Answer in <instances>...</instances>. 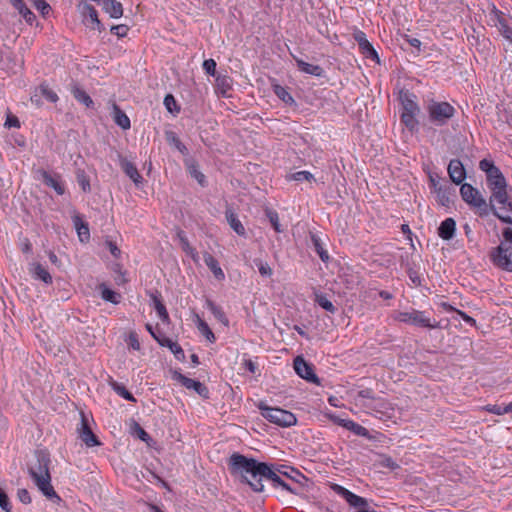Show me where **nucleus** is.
Wrapping results in <instances>:
<instances>
[{
    "mask_svg": "<svg viewBox=\"0 0 512 512\" xmlns=\"http://www.w3.org/2000/svg\"><path fill=\"white\" fill-rule=\"evenodd\" d=\"M395 320L425 328H437L438 323L426 316L425 312L412 309L411 311H400L394 316Z\"/></svg>",
    "mask_w": 512,
    "mask_h": 512,
    "instance_id": "nucleus-8",
    "label": "nucleus"
},
{
    "mask_svg": "<svg viewBox=\"0 0 512 512\" xmlns=\"http://www.w3.org/2000/svg\"><path fill=\"white\" fill-rule=\"evenodd\" d=\"M417 113H409V112H403L402 113V121L405 123L408 127H413L415 125V115Z\"/></svg>",
    "mask_w": 512,
    "mask_h": 512,
    "instance_id": "nucleus-49",
    "label": "nucleus"
},
{
    "mask_svg": "<svg viewBox=\"0 0 512 512\" xmlns=\"http://www.w3.org/2000/svg\"><path fill=\"white\" fill-rule=\"evenodd\" d=\"M72 93H73V96L75 97V99L82 103L83 105H85L86 107H90L92 106L93 104V101L92 99L90 98V96L85 92L83 91L82 89L78 88V87H75L73 88L72 90Z\"/></svg>",
    "mask_w": 512,
    "mask_h": 512,
    "instance_id": "nucleus-34",
    "label": "nucleus"
},
{
    "mask_svg": "<svg viewBox=\"0 0 512 512\" xmlns=\"http://www.w3.org/2000/svg\"><path fill=\"white\" fill-rule=\"evenodd\" d=\"M257 406L261 411V415L275 425L281 427H290L297 423L296 416L288 410L269 407L263 402H260Z\"/></svg>",
    "mask_w": 512,
    "mask_h": 512,
    "instance_id": "nucleus-6",
    "label": "nucleus"
},
{
    "mask_svg": "<svg viewBox=\"0 0 512 512\" xmlns=\"http://www.w3.org/2000/svg\"><path fill=\"white\" fill-rule=\"evenodd\" d=\"M512 190L492 193L489 199L494 214L503 222L512 224Z\"/></svg>",
    "mask_w": 512,
    "mask_h": 512,
    "instance_id": "nucleus-5",
    "label": "nucleus"
},
{
    "mask_svg": "<svg viewBox=\"0 0 512 512\" xmlns=\"http://www.w3.org/2000/svg\"><path fill=\"white\" fill-rule=\"evenodd\" d=\"M355 405L364 409L367 413L374 414L380 418H392L394 407L391 403L381 397H374L371 390H361L354 398Z\"/></svg>",
    "mask_w": 512,
    "mask_h": 512,
    "instance_id": "nucleus-2",
    "label": "nucleus"
},
{
    "mask_svg": "<svg viewBox=\"0 0 512 512\" xmlns=\"http://www.w3.org/2000/svg\"><path fill=\"white\" fill-rule=\"evenodd\" d=\"M353 36H354L355 41L358 43L359 47L363 46L366 42H368V39H367L365 33L362 31H359V30L356 31Z\"/></svg>",
    "mask_w": 512,
    "mask_h": 512,
    "instance_id": "nucleus-53",
    "label": "nucleus"
},
{
    "mask_svg": "<svg viewBox=\"0 0 512 512\" xmlns=\"http://www.w3.org/2000/svg\"><path fill=\"white\" fill-rule=\"evenodd\" d=\"M399 99L403 107V112L418 113L419 107L415 101V96L408 92L400 91Z\"/></svg>",
    "mask_w": 512,
    "mask_h": 512,
    "instance_id": "nucleus-17",
    "label": "nucleus"
},
{
    "mask_svg": "<svg viewBox=\"0 0 512 512\" xmlns=\"http://www.w3.org/2000/svg\"><path fill=\"white\" fill-rule=\"evenodd\" d=\"M78 9L80 13L84 16L86 24L89 26L91 24V28L100 30L101 22L98 19L97 11L93 6L86 2H81L78 5Z\"/></svg>",
    "mask_w": 512,
    "mask_h": 512,
    "instance_id": "nucleus-13",
    "label": "nucleus"
},
{
    "mask_svg": "<svg viewBox=\"0 0 512 512\" xmlns=\"http://www.w3.org/2000/svg\"><path fill=\"white\" fill-rule=\"evenodd\" d=\"M334 491L353 507H362L366 505V500L364 498L357 496L342 486L335 485Z\"/></svg>",
    "mask_w": 512,
    "mask_h": 512,
    "instance_id": "nucleus-14",
    "label": "nucleus"
},
{
    "mask_svg": "<svg viewBox=\"0 0 512 512\" xmlns=\"http://www.w3.org/2000/svg\"><path fill=\"white\" fill-rule=\"evenodd\" d=\"M484 409L490 413L496 414V415H503L509 413L508 410V404L506 406H500V405H487L484 407Z\"/></svg>",
    "mask_w": 512,
    "mask_h": 512,
    "instance_id": "nucleus-39",
    "label": "nucleus"
},
{
    "mask_svg": "<svg viewBox=\"0 0 512 512\" xmlns=\"http://www.w3.org/2000/svg\"><path fill=\"white\" fill-rule=\"evenodd\" d=\"M189 171L192 177L195 178L199 184H204L205 177L200 171H198V169L195 166H191L189 168Z\"/></svg>",
    "mask_w": 512,
    "mask_h": 512,
    "instance_id": "nucleus-52",
    "label": "nucleus"
},
{
    "mask_svg": "<svg viewBox=\"0 0 512 512\" xmlns=\"http://www.w3.org/2000/svg\"><path fill=\"white\" fill-rule=\"evenodd\" d=\"M288 180L296 181V182L307 181V182L312 183L315 181V178H314V175L312 173H310L309 171H298V172L290 174L288 176Z\"/></svg>",
    "mask_w": 512,
    "mask_h": 512,
    "instance_id": "nucleus-32",
    "label": "nucleus"
},
{
    "mask_svg": "<svg viewBox=\"0 0 512 512\" xmlns=\"http://www.w3.org/2000/svg\"><path fill=\"white\" fill-rule=\"evenodd\" d=\"M164 104L169 111H172L171 105L175 104V100L172 95H167L164 99Z\"/></svg>",
    "mask_w": 512,
    "mask_h": 512,
    "instance_id": "nucleus-60",
    "label": "nucleus"
},
{
    "mask_svg": "<svg viewBox=\"0 0 512 512\" xmlns=\"http://www.w3.org/2000/svg\"><path fill=\"white\" fill-rule=\"evenodd\" d=\"M492 261L499 268L512 272V248L501 243L493 252Z\"/></svg>",
    "mask_w": 512,
    "mask_h": 512,
    "instance_id": "nucleus-10",
    "label": "nucleus"
},
{
    "mask_svg": "<svg viewBox=\"0 0 512 512\" xmlns=\"http://www.w3.org/2000/svg\"><path fill=\"white\" fill-rule=\"evenodd\" d=\"M205 305L213 314L216 320H218L225 327H228L229 320L220 306L216 305L211 300H207Z\"/></svg>",
    "mask_w": 512,
    "mask_h": 512,
    "instance_id": "nucleus-22",
    "label": "nucleus"
},
{
    "mask_svg": "<svg viewBox=\"0 0 512 512\" xmlns=\"http://www.w3.org/2000/svg\"><path fill=\"white\" fill-rule=\"evenodd\" d=\"M0 507L5 511V512H10L11 509H12V505L9 501V498L7 496V494L5 493V491L3 489L0 488Z\"/></svg>",
    "mask_w": 512,
    "mask_h": 512,
    "instance_id": "nucleus-41",
    "label": "nucleus"
},
{
    "mask_svg": "<svg viewBox=\"0 0 512 512\" xmlns=\"http://www.w3.org/2000/svg\"><path fill=\"white\" fill-rule=\"evenodd\" d=\"M448 174L451 180L456 184H460L466 176L463 164L457 159L450 161L448 165Z\"/></svg>",
    "mask_w": 512,
    "mask_h": 512,
    "instance_id": "nucleus-16",
    "label": "nucleus"
},
{
    "mask_svg": "<svg viewBox=\"0 0 512 512\" xmlns=\"http://www.w3.org/2000/svg\"><path fill=\"white\" fill-rule=\"evenodd\" d=\"M167 342L170 343V350L174 353L175 356L179 357L180 355H184L182 348L177 343L171 340H167Z\"/></svg>",
    "mask_w": 512,
    "mask_h": 512,
    "instance_id": "nucleus-55",
    "label": "nucleus"
},
{
    "mask_svg": "<svg viewBox=\"0 0 512 512\" xmlns=\"http://www.w3.org/2000/svg\"><path fill=\"white\" fill-rule=\"evenodd\" d=\"M323 414H324V416L326 418H328L329 420H331L335 424L340 425L342 427H343V423L347 422V420H348L347 418H341V417L337 416L336 414H334L331 411H324Z\"/></svg>",
    "mask_w": 512,
    "mask_h": 512,
    "instance_id": "nucleus-46",
    "label": "nucleus"
},
{
    "mask_svg": "<svg viewBox=\"0 0 512 512\" xmlns=\"http://www.w3.org/2000/svg\"><path fill=\"white\" fill-rule=\"evenodd\" d=\"M99 289L103 300L113 304H118L120 302L121 295L119 293L109 289L104 284L100 285Z\"/></svg>",
    "mask_w": 512,
    "mask_h": 512,
    "instance_id": "nucleus-28",
    "label": "nucleus"
},
{
    "mask_svg": "<svg viewBox=\"0 0 512 512\" xmlns=\"http://www.w3.org/2000/svg\"><path fill=\"white\" fill-rule=\"evenodd\" d=\"M503 237H504L506 242L512 244V229L511 228H506L503 231Z\"/></svg>",
    "mask_w": 512,
    "mask_h": 512,
    "instance_id": "nucleus-61",
    "label": "nucleus"
},
{
    "mask_svg": "<svg viewBox=\"0 0 512 512\" xmlns=\"http://www.w3.org/2000/svg\"><path fill=\"white\" fill-rule=\"evenodd\" d=\"M328 402L331 406L341 407L340 401L336 397H333V396L329 397Z\"/></svg>",
    "mask_w": 512,
    "mask_h": 512,
    "instance_id": "nucleus-64",
    "label": "nucleus"
},
{
    "mask_svg": "<svg viewBox=\"0 0 512 512\" xmlns=\"http://www.w3.org/2000/svg\"><path fill=\"white\" fill-rule=\"evenodd\" d=\"M154 301V308L156 310V313L158 315V317L162 320V321H168L169 319V316H168V312L165 308V306L162 304V302L157 299L156 297L153 299Z\"/></svg>",
    "mask_w": 512,
    "mask_h": 512,
    "instance_id": "nucleus-37",
    "label": "nucleus"
},
{
    "mask_svg": "<svg viewBox=\"0 0 512 512\" xmlns=\"http://www.w3.org/2000/svg\"><path fill=\"white\" fill-rule=\"evenodd\" d=\"M258 269H259L260 274L263 275V276H271L272 275V269L266 263H262L261 262L258 265Z\"/></svg>",
    "mask_w": 512,
    "mask_h": 512,
    "instance_id": "nucleus-56",
    "label": "nucleus"
},
{
    "mask_svg": "<svg viewBox=\"0 0 512 512\" xmlns=\"http://www.w3.org/2000/svg\"><path fill=\"white\" fill-rule=\"evenodd\" d=\"M456 230V222L453 218L445 219L439 226L438 235L443 240H450L453 238Z\"/></svg>",
    "mask_w": 512,
    "mask_h": 512,
    "instance_id": "nucleus-18",
    "label": "nucleus"
},
{
    "mask_svg": "<svg viewBox=\"0 0 512 512\" xmlns=\"http://www.w3.org/2000/svg\"><path fill=\"white\" fill-rule=\"evenodd\" d=\"M43 182L53 188L59 195L64 193V187L59 178L53 177L48 173H43Z\"/></svg>",
    "mask_w": 512,
    "mask_h": 512,
    "instance_id": "nucleus-29",
    "label": "nucleus"
},
{
    "mask_svg": "<svg viewBox=\"0 0 512 512\" xmlns=\"http://www.w3.org/2000/svg\"><path fill=\"white\" fill-rule=\"evenodd\" d=\"M108 246H109V250H110L111 254L115 257H118L120 254L119 248L112 242H109Z\"/></svg>",
    "mask_w": 512,
    "mask_h": 512,
    "instance_id": "nucleus-62",
    "label": "nucleus"
},
{
    "mask_svg": "<svg viewBox=\"0 0 512 512\" xmlns=\"http://www.w3.org/2000/svg\"><path fill=\"white\" fill-rule=\"evenodd\" d=\"M203 260L217 280L223 281L225 279V274L222 268L220 267L218 261L211 254L205 253Z\"/></svg>",
    "mask_w": 512,
    "mask_h": 512,
    "instance_id": "nucleus-20",
    "label": "nucleus"
},
{
    "mask_svg": "<svg viewBox=\"0 0 512 512\" xmlns=\"http://www.w3.org/2000/svg\"><path fill=\"white\" fill-rule=\"evenodd\" d=\"M10 2L17 11L25 6L23 0H10Z\"/></svg>",
    "mask_w": 512,
    "mask_h": 512,
    "instance_id": "nucleus-63",
    "label": "nucleus"
},
{
    "mask_svg": "<svg viewBox=\"0 0 512 512\" xmlns=\"http://www.w3.org/2000/svg\"><path fill=\"white\" fill-rule=\"evenodd\" d=\"M296 63H297L298 68L304 73L314 75V76H321L323 73V69L318 65L304 62L301 59H296Z\"/></svg>",
    "mask_w": 512,
    "mask_h": 512,
    "instance_id": "nucleus-25",
    "label": "nucleus"
},
{
    "mask_svg": "<svg viewBox=\"0 0 512 512\" xmlns=\"http://www.w3.org/2000/svg\"><path fill=\"white\" fill-rule=\"evenodd\" d=\"M314 243H315V246H316V251H317L318 255L320 256V258L323 261H326L328 259L327 252L323 250V248L321 247V245L319 244L317 239H314Z\"/></svg>",
    "mask_w": 512,
    "mask_h": 512,
    "instance_id": "nucleus-57",
    "label": "nucleus"
},
{
    "mask_svg": "<svg viewBox=\"0 0 512 512\" xmlns=\"http://www.w3.org/2000/svg\"><path fill=\"white\" fill-rule=\"evenodd\" d=\"M34 5L43 14H45L49 10V5L44 0H36Z\"/></svg>",
    "mask_w": 512,
    "mask_h": 512,
    "instance_id": "nucleus-58",
    "label": "nucleus"
},
{
    "mask_svg": "<svg viewBox=\"0 0 512 512\" xmlns=\"http://www.w3.org/2000/svg\"><path fill=\"white\" fill-rule=\"evenodd\" d=\"M294 370L301 378L318 384V378L315 375L312 367L302 357L295 358Z\"/></svg>",
    "mask_w": 512,
    "mask_h": 512,
    "instance_id": "nucleus-12",
    "label": "nucleus"
},
{
    "mask_svg": "<svg viewBox=\"0 0 512 512\" xmlns=\"http://www.w3.org/2000/svg\"><path fill=\"white\" fill-rule=\"evenodd\" d=\"M181 241H182V247H183V250L191 256V258L193 259L194 262H198L199 261V257H198V254L197 252L195 251L194 248H192L189 243L181 238Z\"/></svg>",
    "mask_w": 512,
    "mask_h": 512,
    "instance_id": "nucleus-42",
    "label": "nucleus"
},
{
    "mask_svg": "<svg viewBox=\"0 0 512 512\" xmlns=\"http://www.w3.org/2000/svg\"><path fill=\"white\" fill-rule=\"evenodd\" d=\"M203 69L209 75H214L216 72V62L213 59L205 60L203 63Z\"/></svg>",
    "mask_w": 512,
    "mask_h": 512,
    "instance_id": "nucleus-48",
    "label": "nucleus"
},
{
    "mask_svg": "<svg viewBox=\"0 0 512 512\" xmlns=\"http://www.w3.org/2000/svg\"><path fill=\"white\" fill-rule=\"evenodd\" d=\"M460 193L463 200L467 204L473 206L474 208H477L481 214L487 211V204L485 199L482 197L480 192L472 185L467 183L463 184L460 188Z\"/></svg>",
    "mask_w": 512,
    "mask_h": 512,
    "instance_id": "nucleus-9",
    "label": "nucleus"
},
{
    "mask_svg": "<svg viewBox=\"0 0 512 512\" xmlns=\"http://www.w3.org/2000/svg\"><path fill=\"white\" fill-rule=\"evenodd\" d=\"M359 48L362 54H364L367 58H371L379 62L378 54L369 41L366 42L363 46H360Z\"/></svg>",
    "mask_w": 512,
    "mask_h": 512,
    "instance_id": "nucleus-36",
    "label": "nucleus"
},
{
    "mask_svg": "<svg viewBox=\"0 0 512 512\" xmlns=\"http://www.w3.org/2000/svg\"><path fill=\"white\" fill-rule=\"evenodd\" d=\"M166 140L167 142L175 147L180 153L186 154L187 149L184 144L181 143L180 139L177 137V135L174 132H166Z\"/></svg>",
    "mask_w": 512,
    "mask_h": 512,
    "instance_id": "nucleus-31",
    "label": "nucleus"
},
{
    "mask_svg": "<svg viewBox=\"0 0 512 512\" xmlns=\"http://www.w3.org/2000/svg\"><path fill=\"white\" fill-rule=\"evenodd\" d=\"M343 428L351 431L352 433H354L357 436L369 437L368 430L365 427H363L362 425L354 422L353 420L348 419L347 422H344Z\"/></svg>",
    "mask_w": 512,
    "mask_h": 512,
    "instance_id": "nucleus-27",
    "label": "nucleus"
},
{
    "mask_svg": "<svg viewBox=\"0 0 512 512\" xmlns=\"http://www.w3.org/2000/svg\"><path fill=\"white\" fill-rule=\"evenodd\" d=\"M268 218H269L270 223L272 224L273 228L275 229V231L278 233L282 232V229L280 228L279 217H278L277 213L269 212Z\"/></svg>",
    "mask_w": 512,
    "mask_h": 512,
    "instance_id": "nucleus-50",
    "label": "nucleus"
},
{
    "mask_svg": "<svg viewBox=\"0 0 512 512\" xmlns=\"http://www.w3.org/2000/svg\"><path fill=\"white\" fill-rule=\"evenodd\" d=\"M114 390L117 392L118 395H120L124 399L129 400V401H135L132 394L129 391H127L124 386H121L118 384L114 385Z\"/></svg>",
    "mask_w": 512,
    "mask_h": 512,
    "instance_id": "nucleus-44",
    "label": "nucleus"
},
{
    "mask_svg": "<svg viewBox=\"0 0 512 512\" xmlns=\"http://www.w3.org/2000/svg\"><path fill=\"white\" fill-rule=\"evenodd\" d=\"M317 303L326 311H329L332 313L335 311V307H334L333 303L324 296L317 297Z\"/></svg>",
    "mask_w": 512,
    "mask_h": 512,
    "instance_id": "nucleus-43",
    "label": "nucleus"
},
{
    "mask_svg": "<svg viewBox=\"0 0 512 512\" xmlns=\"http://www.w3.org/2000/svg\"><path fill=\"white\" fill-rule=\"evenodd\" d=\"M193 321L199 330V332L206 338L210 343H214L216 341V337L208 324L198 315L195 314Z\"/></svg>",
    "mask_w": 512,
    "mask_h": 512,
    "instance_id": "nucleus-21",
    "label": "nucleus"
},
{
    "mask_svg": "<svg viewBox=\"0 0 512 512\" xmlns=\"http://www.w3.org/2000/svg\"><path fill=\"white\" fill-rule=\"evenodd\" d=\"M30 473L37 487L46 497L51 498L56 496V493L50 483L48 459L45 455H41L38 458V466L31 467Z\"/></svg>",
    "mask_w": 512,
    "mask_h": 512,
    "instance_id": "nucleus-4",
    "label": "nucleus"
},
{
    "mask_svg": "<svg viewBox=\"0 0 512 512\" xmlns=\"http://www.w3.org/2000/svg\"><path fill=\"white\" fill-rule=\"evenodd\" d=\"M19 14L23 16V18L26 20V22L28 23H32L35 16L34 14L27 8V6L25 5L23 8L19 9L18 10Z\"/></svg>",
    "mask_w": 512,
    "mask_h": 512,
    "instance_id": "nucleus-51",
    "label": "nucleus"
},
{
    "mask_svg": "<svg viewBox=\"0 0 512 512\" xmlns=\"http://www.w3.org/2000/svg\"><path fill=\"white\" fill-rule=\"evenodd\" d=\"M479 168L486 174L487 184L491 194L512 190L500 169L496 167L491 160H481Z\"/></svg>",
    "mask_w": 512,
    "mask_h": 512,
    "instance_id": "nucleus-3",
    "label": "nucleus"
},
{
    "mask_svg": "<svg viewBox=\"0 0 512 512\" xmlns=\"http://www.w3.org/2000/svg\"><path fill=\"white\" fill-rule=\"evenodd\" d=\"M124 172L129 176V178L135 183L139 184L142 180L141 175L139 174L137 168L129 162L123 164Z\"/></svg>",
    "mask_w": 512,
    "mask_h": 512,
    "instance_id": "nucleus-33",
    "label": "nucleus"
},
{
    "mask_svg": "<svg viewBox=\"0 0 512 512\" xmlns=\"http://www.w3.org/2000/svg\"><path fill=\"white\" fill-rule=\"evenodd\" d=\"M427 111L430 120L436 125H443L455 114V109L448 102H438L432 100L428 106Z\"/></svg>",
    "mask_w": 512,
    "mask_h": 512,
    "instance_id": "nucleus-7",
    "label": "nucleus"
},
{
    "mask_svg": "<svg viewBox=\"0 0 512 512\" xmlns=\"http://www.w3.org/2000/svg\"><path fill=\"white\" fill-rule=\"evenodd\" d=\"M18 498L24 504H28L31 502V497L26 489H20L18 491Z\"/></svg>",
    "mask_w": 512,
    "mask_h": 512,
    "instance_id": "nucleus-54",
    "label": "nucleus"
},
{
    "mask_svg": "<svg viewBox=\"0 0 512 512\" xmlns=\"http://www.w3.org/2000/svg\"><path fill=\"white\" fill-rule=\"evenodd\" d=\"M102 8L111 18L118 19L123 15L122 4L117 0H102Z\"/></svg>",
    "mask_w": 512,
    "mask_h": 512,
    "instance_id": "nucleus-19",
    "label": "nucleus"
},
{
    "mask_svg": "<svg viewBox=\"0 0 512 512\" xmlns=\"http://www.w3.org/2000/svg\"><path fill=\"white\" fill-rule=\"evenodd\" d=\"M457 313L466 323H468V324H470L472 326L476 325L475 319H473L472 317H470L466 313H464V312H462L460 310H457Z\"/></svg>",
    "mask_w": 512,
    "mask_h": 512,
    "instance_id": "nucleus-59",
    "label": "nucleus"
},
{
    "mask_svg": "<svg viewBox=\"0 0 512 512\" xmlns=\"http://www.w3.org/2000/svg\"><path fill=\"white\" fill-rule=\"evenodd\" d=\"M73 223L81 242H87L90 238L88 225L79 217L73 218Z\"/></svg>",
    "mask_w": 512,
    "mask_h": 512,
    "instance_id": "nucleus-23",
    "label": "nucleus"
},
{
    "mask_svg": "<svg viewBox=\"0 0 512 512\" xmlns=\"http://www.w3.org/2000/svg\"><path fill=\"white\" fill-rule=\"evenodd\" d=\"M79 436L81 440L89 447L99 445V441L97 440V437L94 435L92 430L89 428L84 415H82L81 427L79 428Z\"/></svg>",
    "mask_w": 512,
    "mask_h": 512,
    "instance_id": "nucleus-15",
    "label": "nucleus"
},
{
    "mask_svg": "<svg viewBox=\"0 0 512 512\" xmlns=\"http://www.w3.org/2000/svg\"><path fill=\"white\" fill-rule=\"evenodd\" d=\"M34 275L36 278L42 280L43 282H45L47 284L52 282V277H51L50 273L40 264L35 265Z\"/></svg>",
    "mask_w": 512,
    "mask_h": 512,
    "instance_id": "nucleus-35",
    "label": "nucleus"
},
{
    "mask_svg": "<svg viewBox=\"0 0 512 512\" xmlns=\"http://www.w3.org/2000/svg\"><path fill=\"white\" fill-rule=\"evenodd\" d=\"M232 473L241 476L256 492L263 491L264 485L262 481L270 480L275 487L291 491L286 483H284L279 474L289 476L287 468L274 469L265 463L257 462L254 459L246 458L239 454H233L230 458Z\"/></svg>",
    "mask_w": 512,
    "mask_h": 512,
    "instance_id": "nucleus-1",
    "label": "nucleus"
},
{
    "mask_svg": "<svg viewBox=\"0 0 512 512\" xmlns=\"http://www.w3.org/2000/svg\"><path fill=\"white\" fill-rule=\"evenodd\" d=\"M126 342L128 344V346L130 348H132L133 350H140L141 348V345H140V342H139V339H138V335L135 333V332H130L127 339H126Z\"/></svg>",
    "mask_w": 512,
    "mask_h": 512,
    "instance_id": "nucleus-40",
    "label": "nucleus"
},
{
    "mask_svg": "<svg viewBox=\"0 0 512 512\" xmlns=\"http://www.w3.org/2000/svg\"><path fill=\"white\" fill-rule=\"evenodd\" d=\"M41 95L49 102L55 103L58 100L57 94L46 85L40 86Z\"/></svg>",
    "mask_w": 512,
    "mask_h": 512,
    "instance_id": "nucleus-38",
    "label": "nucleus"
},
{
    "mask_svg": "<svg viewBox=\"0 0 512 512\" xmlns=\"http://www.w3.org/2000/svg\"><path fill=\"white\" fill-rule=\"evenodd\" d=\"M113 119L124 130L131 126L129 117L117 105H113Z\"/></svg>",
    "mask_w": 512,
    "mask_h": 512,
    "instance_id": "nucleus-24",
    "label": "nucleus"
},
{
    "mask_svg": "<svg viewBox=\"0 0 512 512\" xmlns=\"http://www.w3.org/2000/svg\"><path fill=\"white\" fill-rule=\"evenodd\" d=\"M274 93L286 104H293L294 99L287 89L279 84L273 85Z\"/></svg>",
    "mask_w": 512,
    "mask_h": 512,
    "instance_id": "nucleus-30",
    "label": "nucleus"
},
{
    "mask_svg": "<svg viewBox=\"0 0 512 512\" xmlns=\"http://www.w3.org/2000/svg\"><path fill=\"white\" fill-rule=\"evenodd\" d=\"M128 26L124 24L115 25L111 28V32L117 35L118 37H125L128 33Z\"/></svg>",
    "mask_w": 512,
    "mask_h": 512,
    "instance_id": "nucleus-47",
    "label": "nucleus"
},
{
    "mask_svg": "<svg viewBox=\"0 0 512 512\" xmlns=\"http://www.w3.org/2000/svg\"><path fill=\"white\" fill-rule=\"evenodd\" d=\"M4 126L6 128H19L20 121L16 116L9 113V114H7Z\"/></svg>",
    "mask_w": 512,
    "mask_h": 512,
    "instance_id": "nucleus-45",
    "label": "nucleus"
},
{
    "mask_svg": "<svg viewBox=\"0 0 512 512\" xmlns=\"http://www.w3.org/2000/svg\"><path fill=\"white\" fill-rule=\"evenodd\" d=\"M226 218L230 225V227L240 236L245 235V228L242 225L241 221L237 218V216L232 211L226 212Z\"/></svg>",
    "mask_w": 512,
    "mask_h": 512,
    "instance_id": "nucleus-26",
    "label": "nucleus"
},
{
    "mask_svg": "<svg viewBox=\"0 0 512 512\" xmlns=\"http://www.w3.org/2000/svg\"><path fill=\"white\" fill-rule=\"evenodd\" d=\"M172 379L183 385L185 388L195 391L200 396L205 397L208 394L207 388L201 382L190 379L178 371L172 372Z\"/></svg>",
    "mask_w": 512,
    "mask_h": 512,
    "instance_id": "nucleus-11",
    "label": "nucleus"
}]
</instances>
